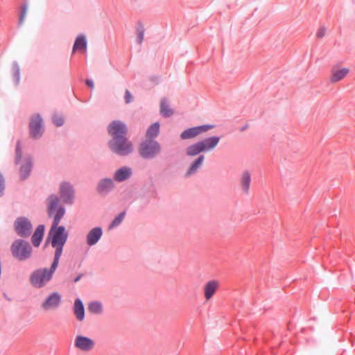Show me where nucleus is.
I'll list each match as a JSON object with an SVG mask.
<instances>
[{"label":"nucleus","mask_w":355,"mask_h":355,"mask_svg":"<svg viewBox=\"0 0 355 355\" xmlns=\"http://www.w3.org/2000/svg\"><path fill=\"white\" fill-rule=\"evenodd\" d=\"M47 211L49 216H53V222L48 234V240L55 249L54 259L59 261L62 249L68 238V232L64 226H59L61 218L65 213L63 207L59 206V199L55 195L47 199Z\"/></svg>","instance_id":"f257e3e1"},{"label":"nucleus","mask_w":355,"mask_h":355,"mask_svg":"<svg viewBox=\"0 0 355 355\" xmlns=\"http://www.w3.org/2000/svg\"><path fill=\"white\" fill-rule=\"evenodd\" d=\"M58 262L54 259L50 269L43 268L35 270L31 276V284L37 288L44 286L51 279L58 267Z\"/></svg>","instance_id":"f03ea898"},{"label":"nucleus","mask_w":355,"mask_h":355,"mask_svg":"<svg viewBox=\"0 0 355 355\" xmlns=\"http://www.w3.org/2000/svg\"><path fill=\"white\" fill-rule=\"evenodd\" d=\"M138 151L142 158L150 159L159 154L161 146L155 139H146L140 143Z\"/></svg>","instance_id":"7ed1b4c3"},{"label":"nucleus","mask_w":355,"mask_h":355,"mask_svg":"<svg viewBox=\"0 0 355 355\" xmlns=\"http://www.w3.org/2000/svg\"><path fill=\"white\" fill-rule=\"evenodd\" d=\"M12 256L19 261H24L31 257L32 248L30 244L24 240L18 239L12 243L10 247Z\"/></svg>","instance_id":"20e7f679"},{"label":"nucleus","mask_w":355,"mask_h":355,"mask_svg":"<svg viewBox=\"0 0 355 355\" xmlns=\"http://www.w3.org/2000/svg\"><path fill=\"white\" fill-rule=\"evenodd\" d=\"M112 150L120 156H127L132 153L133 144L127 137L112 139Z\"/></svg>","instance_id":"39448f33"},{"label":"nucleus","mask_w":355,"mask_h":355,"mask_svg":"<svg viewBox=\"0 0 355 355\" xmlns=\"http://www.w3.org/2000/svg\"><path fill=\"white\" fill-rule=\"evenodd\" d=\"M29 128L31 137L36 139L42 136L43 132L42 119L39 114H35L31 118Z\"/></svg>","instance_id":"423d86ee"},{"label":"nucleus","mask_w":355,"mask_h":355,"mask_svg":"<svg viewBox=\"0 0 355 355\" xmlns=\"http://www.w3.org/2000/svg\"><path fill=\"white\" fill-rule=\"evenodd\" d=\"M214 125H202L196 127H192L184 130L181 135L180 138L182 139H192L202 132H207V130L213 128Z\"/></svg>","instance_id":"0eeeda50"},{"label":"nucleus","mask_w":355,"mask_h":355,"mask_svg":"<svg viewBox=\"0 0 355 355\" xmlns=\"http://www.w3.org/2000/svg\"><path fill=\"white\" fill-rule=\"evenodd\" d=\"M61 295L58 293L54 292L45 299L42 303L41 307L44 311L56 309L61 303Z\"/></svg>","instance_id":"6e6552de"},{"label":"nucleus","mask_w":355,"mask_h":355,"mask_svg":"<svg viewBox=\"0 0 355 355\" xmlns=\"http://www.w3.org/2000/svg\"><path fill=\"white\" fill-rule=\"evenodd\" d=\"M15 227L16 232L21 236H28L31 232L32 225L25 218H17Z\"/></svg>","instance_id":"1a4fd4ad"},{"label":"nucleus","mask_w":355,"mask_h":355,"mask_svg":"<svg viewBox=\"0 0 355 355\" xmlns=\"http://www.w3.org/2000/svg\"><path fill=\"white\" fill-rule=\"evenodd\" d=\"M74 345L76 348L81 351L89 352L94 347V341L86 336H77L75 338Z\"/></svg>","instance_id":"9d476101"},{"label":"nucleus","mask_w":355,"mask_h":355,"mask_svg":"<svg viewBox=\"0 0 355 355\" xmlns=\"http://www.w3.org/2000/svg\"><path fill=\"white\" fill-rule=\"evenodd\" d=\"M128 128L126 125L119 120L112 121V139L126 137Z\"/></svg>","instance_id":"9b49d317"},{"label":"nucleus","mask_w":355,"mask_h":355,"mask_svg":"<svg viewBox=\"0 0 355 355\" xmlns=\"http://www.w3.org/2000/svg\"><path fill=\"white\" fill-rule=\"evenodd\" d=\"M60 194L66 203H71L73 198V190L69 183H62L60 187Z\"/></svg>","instance_id":"f8f14e48"},{"label":"nucleus","mask_w":355,"mask_h":355,"mask_svg":"<svg viewBox=\"0 0 355 355\" xmlns=\"http://www.w3.org/2000/svg\"><path fill=\"white\" fill-rule=\"evenodd\" d=\"M349 71L347 68L339 69L338 66H334L331 69L330 81L336 83L343 80L349 73Z\"/></svg>","instance_id":"ddd939ff"},{"label":"nucleus","mask_w":355,"mask_h":355,"mask_svg":"<svg viewBox=\"0 0 355 355\" xmlns=\"http://www.w3.org/2000/svg\"><path fill=\"white\" fill-rule=\"evenodd\" d=\"M219 287V283L216 280L207 282L204 286V295L207 300H210Z\"/></svg>","instance_id":"4468645a"},{"label":"nucleus","mask_w":355,"mask_h":355,"mask_svg":"<svg viewBox=\"0 0 355 355\" xmlns=\"http://www.w3.org/2000/svg\"><path fill=\"white\" fill-rule=\"evenodd\" d=\"M102 234L103 231L101 227L93 228L87 235V243L90 246L95 245L101 239Z\"/></svg>","instance_id":"2eb2a0df"},{"label":"nucleus","mask_w":355,"mask_h":355,"mask_svg":"<svg viewBox=\"0 0 355 355\" xmlns=\"http://www.w3.org/2000/svg\"><path fill=\"white\" fill-rule=\"evenodd\" d=\"M132 175V170L127 166H123L116 171L114 179L117 182H123L128 180Z\"/></svg>","instance_id":"dca6fc26"},{"label":"nucleus","mask_w":355,"mask_h":355,"mask_svg":"<svg viewBox=\"0 0 355 355\" xmlns=\"http://www.w3.org/2000/svg\"><path fill=\"white\" fill-rule=\"evenodd\" d=\"M201 152H205V146L200 141L191 144L186 148V154L188 156H196Z\"/></svg>","instance_id":"f3484780"},{"label":"nucleus","mask_w":355,"mask_h":355,"mask_svg":"<svg viewBox=\"0 0 355 355\" xmlns=\"http://www.w3.org/2000/svg\"><path fill=\"white\" fill-rule=\"evenodd\" d=\"M44 226L43 225H40L36 228L31 238L32 243L35 247H38L40 245L44 236Z\"/></svg>","instance_id":"a211bd4d"},{"label":"nucleus","mask_w":355,"mask_h":355,"mask_svg":"<svg viewBox=\"0 0 355 355\" xmlns=\"http://www.w3.org/2000/svg\"><path fill=\"white\" fill-rule=\"evenodd\" d=\"M205 159V156L203 155H200L196 158L191 164L187 172L186 173V176H190L196 173L197 170L201 166L202 162Z\"/></svg>","instance_id":"6ab92c4d"},{"label":"nucleus","mask_w":355,"mask_h":355,"mask_svg":"<svg viewBox=\"0 0 355 355\" xmlns=\"http://www.w3.org/2000/svg\"><path fill=\"white\" fill-rule=\"evenodd\" d=\"M73 311L76 318L79 321H82L85 318V309L83 304L80 299H76L75 300Z\"/></svg>","instance_id":"aec40b11"},{"label":"nucleus","mask_w":355,"mask_h":355,"mask_svg":"<svg viewBox=\"0 0 355 355\" xmlns=\"http://www.w3.org/2000/svg\"><path fill=\"white\" fill-rule=\"evenodd\" d=\"M220 137L218 136H212L210 137L205 138V139L200 141L202 142L205 146V151L209 150L214 148L218 144Z\"/></svg>","instance_id":"412c9836"},{"label":"nucleus","mask_w":355,"mask_h":355,"mask_svg":"<svg viewBox=\"0 0 355 355\" xmlns=\"http://www.w3.org/2000/svg\"><path fill=\"white\" fill-rule=\"evenodd\" d=\"M159 132V123L155 122L150 125L146 131V139H154L157 137Z\"/></svg>","instance_id":"4be33fe9"},{"label":"nucleus","mask_w":355,"mask_h":355,"mask_svg":"<svg viewBox=\"0 0 355 355\" xmlns=\"http://www.w3.org/2000/svg\"><path fill=\"white\" fill-rule=\"evenodd\" d=\"M31 170V161L30 159H26L20 166L19 173L21 179H26L30 175Z\"/></svg>","instance_id":"5701e85b"},{"label":"nucleus","mask_w":355,"mask_h":355,"mask_svg":"<svg viewBox=\"0 0 355 355\" xmlns=\"http://www.w3.org/2000/svg\"><path fill=\"white\" fill-rule=\"evenodd\" d=\"M87 49V41L83 35H79L77 37L73 47V51H85Z\"/></svg>","instance_id":"b1692460"},{"label":"nucleus","mask_w":355,"mask_h":355,"mask_svg":"<svg viewBox=\"0 0 355 355\" xmlns=\"http://www.w3.org/2000/svg\"><path fill=\"white\" fill-rule=\"evenodd\" d=\"M251 182L250 174L248 171H244L241 178V187L245 193H248Z\"/></svg>","instance_id":"393cba45"},{"label":"nucleus","mask_w":355,"mask_h":355,"mask_svg":"<svg viewBox=\"0 0 355 355\" xmlns=\"http://www.w3.org/2000/svg\"><path fill=\"white\" fill-rule=\"evenodd\" d=\"M160 113L164 117H170L173 114V110L170 108L166 98H163L161 101Z\"/></svg>","instance_id":"a878e982"},{"label":"nucleus","mask_w":355,"mask_h":355,"mask_svg":"<svg viewBox=\"0 0 355 355\" xmlns=\"http://www.w3.org/2000/svg\"><path fill=\"white\" fill-rule=\"evenodd\" d=\"M111 186V181L110 179L106 178L101 180L98 185V191L101 194H105L108 193L110 187Z\"/></svg>","instance_id":"bb28decb"},{"label":"nucleus","mask_w":355,"mask_h":355,"mask_svg":"<svg viewBox=\"0 0 355 355\" xmlns=\"http://www.w3.org/2000/svg\"><path fill=\"white\" fill-rule=\"evenodd\" d=\"M136 31L137 34V42L141 44L144 40L145 28L141 21L137 23Z\"/></svg>","instance_id":"cd10ccee"},{"label":"nucleus","mask_w":355,"mask_h":355,"mask_svg":"<svg viewBox=\"0 0 355 355\" xmlns=\"http://www.w3.org/2000/svg\"><path fill=\"white\" fill-rule=\"evenodd\" d=\"M101 304L96 302H91L88 305V311L93 313H98L101 311Z\"/></svg>","instance_id":"c85d7f7f"},{"label":"nucleus","mask_w":355,"mask_h":355,"mask_svg":"<svg viewBox=\"0 0 355 355\" xmlns=\"http://www.w3.org/2000/svg\"><path fill=\"white\" fill-rule=\"evenodd\" d=\"M125 216V211H123L118 214L113 220H112V227L118 226L123 221Z\"/></svg>","instance_id":"c756f323"},{"label":"nucleus","mask_w":355,"mask_h":355,"mask_svg":"<svg viewBox=\"0 0 355 355\" xmlns=\"http://www.w3.org/2000/svg\"><path fill=\"white\" fill-rule=\"evenodd\" d=\"M26 12H27V7H26V6H23L21 7V13L20 15V17H19V24H23V23L24 22V20H25V18L26 16Z\"/></svg>","instance_id":"7c9ffc66"},{"label":"nucleus","mask_w":355,"mask_h":355,"mask_svg":"<svg viewBox=\"0 0 355 355\" xmlns=\"http://www.w3.org/2000/svg\"><path fill=\"white\" fill-rule=\"evenodd\" d=\"M13 73L17 82L19 83L20 76V69L17 64H15L13 66Z\"/></svg>","instance_id":"2f4dec72"},{"label":"nucleus","mask_w":355,"mask_h":355,"mask_svg":"<svg viewBox=\"0 0 355 355\" xmlns=\"http://www.w3.org/2000/svg\"><path fill=\"white\" fill-rule=\"evenodd\" d=\"M53 121L56 126H61L64 123L62 117L58 115H55L53 118Z\"/></svg>","instance_id":"473e14b6"},{"label":"nucleus","mask_w":355,"mask_h":355,"mask_svg":"<svg viewBox=\"0 0 355 355\" xmlns=\"http://www.w3.org/2000/svg\"><path fill=\"white\" fill-rule=\"evenodd\" d=\"M124 98L125 103H130L132 101V96L128 89L125 92Z\"/></svg>","instance_id":"72a5a7b5"},{"label":"nucleus","mask_w":355,"mask_h":355,"mask_svg":"<svg viewBox=\"0 0 355 355\" xmlns=\"http://www.w3.org/2000/svg\"><path fill=\"white\" fill-rule=\"evenodd\" d=\"M325 32H326V29H325V28H324V27H320V28L318 30V31H317V33H316V36H317V37H318V38H322V37H323L324 36V35H325Z\"/></svg>","instance_id":"f704fd0d"},{"label":"nucleus","mask_w":355,"mask_h":355,"mask_svg":"<svg viewBox=\"0 0 355 355\" xmlns=\"http://www.w3.org/2000/svg\"><path fill=\"white\" fill-rule=\"evenodd\" d=\"M4 188V179L3 175L0 173V196L3 194Z\"/></svg>","instance_id":"c9c22d12"},{"label":"nucleus","mask_w":355,"mask_h":355,"mask_svg":"<svg viewBox=\"0 0 355 355\" xmlns=\"http://www.w3.org/2000/svg\"><path fill=\"white\" fill-rule=\"evenodd\" d=\"M21 150L19 147V146L17 145V149H16V162L17 163L19 159L21 158Z\"/></svg>","instance_id":"e433bc0d"},{"label":"nucleus","mask_w":355,"mask_h":355,"mask_svg":"<svg viewBox=\"0 0 355 355\" xmlns=\"http://www.w3.org/2000/svg\"><path fill=\"white\" fill-rule=\"evenodd\" d=\"M86 85L89 87L91 89H94V84L92 80H86L85 81Z\"/></svg>","instance_id":"4c0bfd02"},{"label":"nucleus","mask_w":355,"mask_h":355,"mask_svg":"<svg viewBox=\"0 0 355 355\" xmlns=\"http://www.w3.org/2000/svg\"><path fill=\"white\" fill-rule=\"evenodd\" d=\"M248 128V124H245L244 126H243L242 128H241L240 129V131L241 132H243L245 131V130H247V128Z\"/></svg>","instance_id":"58836bf2"},{"label":"nucleus","mask_w":355,"mask_h":355,"mask_svg":"<svg viewBox=\"0 0 355 355\" xmlns=\"http://www.w3.org/2000/svg\"><path fill=\"white\" fill-rule=\"evenodd\" d=\"M81 277V275H80L79 276H78L75 279H74V282H77L78 281H79V279H80Z\"/></svg>","instance_id":"ea45409f"},{"label":"nucleus","mask_w":355,"mask_h":355,"mask_svg":"<svg viewBox=\"0 0 355 355\" xmlns=\"http://www.w3.org/2000/svg\"><path fill=\"white\" fill-rule=\"evenodd\" d=\"M107 130L109 132H111V125H110L108 127H107Z\"/></svg>","instance_id":"a19ab883"}]
</instances>
